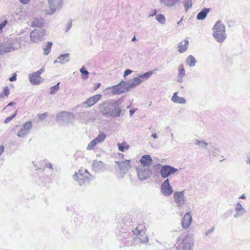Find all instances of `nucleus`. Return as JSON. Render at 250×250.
Returning a JSON list of instances; mask_svg holds the SVG:
<instances>
[{"mask_svg":"<svg viewBox=\"0 0 250 250\" xmlns=\"http://www.w3.org/2000/svg\"><path fill=\"white\" fill-rule=\"evenodd\" d=\"M213 37L219 42H222L226 38L225 26L221 21H217L213 28Z\"/></svg>","mask_w":250,"mask_h":250,"instance_id":"f257e3e1","label":"nucleus"},{"mask_svg":"<svg viewBox=\"0 0 250 250\" xmlns=\"http://www.w3.org/2000/svg\"><path fill=\"white\" fill-rule=\"evenodd\" d=\"M73 114L70 112L63 111L57 115V122L60 125H68L73 123Z\"/></svg>","mask_w":250,"mask_h":250,"instance_id":"f03ea898","label":"nucleus"},{"mask_svg":"<svg viewBox=\"0 0 250 250\" xmlns=\"http://www.w3.org/2000/svg\"><path fill=\"white\" fill-rule=\"evenodd\" d=\"M20 47V43L16 40L3 42L0 45V55H3L12 51L17 50Z\"/></svg>","mask_w":250,"mask_h":250,"instance_id":"7ed1b4c3","label":"nucleus"},{"mask_svg":"<svg viewBox=\"0 0 250 250\" xmlns=\"http://www.w3.org/2000/svg\"><path fill=\"white\" fill-rule=\"evenodd\" d=\"M154 167L156 169L160 168L161 167L160 173L163 178H167L178 171L177 168L169 165L162 166L159 164H157L154 165Z\"/></svg>","mask_w":250,"mask_h":250,"instance_id":"20e7f679","label":"nucleus"},{"mask_svg":"<svg viewBox=\"0 0 250 250\" xmlns=\"http://www.w3.org/2000/svg\"><path fill=\"white\" fill-rule=\"evenodd\" d=\"M153 73L152 71H148L142 75H140L138 77L133 79L132 81L130 82H127V85L129 91L140 85L142 82L143 80H147L151 76Z\"/></svg>","mask_w":250,"mask_h":250,"instance_id":"39448f33","label":"nucleus"},{"mask_svg":"<svg viewBox=\"0 0 250 250\" xmlns=\"http://www.w3.org/2000/svg\"><path fill=\"white\" fill-rule=\"evenodd\" d=\"M45 71L44 67H42L37 72H34L29 76V79L33 85H38L43 82L44 79L41 76V74Z\"/></svg>","mask_w":250,"mask_h":250,"instance_id":"423d86ee","label":"nucleus"},{"mask_svg":"<svg viewBox=\"0 0 250 250\" xmlns=\"http://www.w3.org/2000/svg\"><path fill=\"white\" fill-rule=\"evenodd\" d=\"M115 163L118 165L119 169L121 171L120 173L117 175L118 178H123L128 171L129 169L131 167L130 161L125 160L124 161H115Z\"/></svg>","mask_w":250,"mask_h":250,"instance_id":"0eeeda50","label":"nucleus"},{"mask_svg":"<svg viewBox=\"0 0 250 250\" xmlns=\"http://www.w3.org/2000/svg\"><path fill=\"white\" fill-rule=\"evenodd\" d=\"M45 34V30L43 29H35L32 31L30 35L31 41L33 42L37 43L43 40Z\"/></svg>","mask_w":250,"mask_h":250,"instance_id":"6e6552de","label":"nucleus"},{"mask_svg":"<svg viewBox=\"0 0 250 250\" xmlns=\"http://www.w3.org/2000/svg\"><path fill=\"white\" fill-rule=\"evenodd\" d=\"M138 176L140 180H144L151 175V170L148 167L138 166L136 167Z\"/></svg>","mask_w":250,"mask_h":250,"instance_id":"1a4fd4ad","label":"nucleus"},{"mask_svg":"<svg viewBox=\"0 0 250 250\" xmlns=\"http://www.w3.org/2000/svg\"><path fill=\"white\" fill-rule=\"evenodd\" d=\"M174 201L178 208L182 207L186 203V198L185 191H176L173 194Z\"/></svg>","mask_w":250,"mask_h":250,"instance_id":"9d476101","label":"nucleus"},{"mask_svg":"<svg viewBox=\"0 0 250 250\" xmlns=\"http://www.w3.org/2000/svg\"><path fill=\"white\" fill-rule=\"evenodd\" d=\"M193 246L194 243L192 235L188 234L183 239L180 247L182 250H192Z\"/></svg>","mask_w":250,"mask_h":250,"instance_id":"9b49d317","label":"nucleus"},{"mask_svg":"<svg viewBox=\"0 0 250 250\" xmlns=\"http://www.w3.org/2000/svg\"><path fill=\"white\" fill-rule=\"evenodd\" d=\"M102 98L101 94H97L89 98L86 101L82 103L79 105L77 107L79 108H87L89 107L96 104Z\"/></svg>","mask_w":250,"mask_h":250,"instance_id":"f8f14e48","label":"nucleus"},{"mask_svg":"<svg viewBox=\"0 0 250 250\" xmlns=\"http://www.w3.org/2000/svg\"><path fill=\"white\" fill-rule=\"evenodd\" d=\"M63 0H48L49 7L50 11L48 15H52L57 10H60L62 8Z\"/></svg>","mask_w":250,"mask_h":250,"instance_id":"ddd939ff","label":"nucleus"},{"mask_svg":"<svg viewBox=\"0 0 250 250\" xmlns=\"http://www.w3.org/2000/svg\"><path fill=\"white\" fill-rule=\"evenodd\" d=\"M129 91L127 82L122 81L118 84L113 86L112 88V91L113 94H121Z\"/></svg>","mask_w":250,"mask_h":250,"instance_id":"4468645a","label":"nucleus"},{"mask_svg":"<svg viewBox=\"0 0 250 250\" xmlns=\"http://www.w3.org/2000/svg\"><path fill=\"white\" fill-rule=\"evenodd\" d=\"M144 226L143 225H138L133 230L134 234L139 236V239L143 243H146L148 242L147 236L146 235V232L144 230Z\"/></svg>","mask_w":250,"mask_h":250,"instance_id":"2eb2a0df","label":"nucleus"},{"mask_svg":"<svg viewBox=\"0 0 250 250\" xmlns=\"http://www.w3.org/2000/svg\"><path fill=\"white\" fill-rule=\"evenodd\" d=\"M160 188L162 194L165 196H169L173 192V190L169 184L168 179H167L163 182Z\"/></svg>","mask_w":250,"mask_h":250,"instance_id":"dca6fc26","label":"nucleus"},{"mask_svg":"<svg viewBox=\"0 0 250 250\" xmlns=\"http://www.w3.org/2000/svg\"><path fill=\"white\" fill-rule=\"evenodd\" d=\"M73 178L79 183L81 186L88 183L90 180L88 176L84 175L81 170H80L77 173H76L73 176Z\"/></svg>","mask_w":250,"mask_h":250,"instance_id":"f3484780","label":"nucleus"},{"mask_svg":"<svg viewBox=\"0 0 250 250\" xmlns=\"http://www.w3.org/2000/svg\"><path fill=\"white\" fill-rule=\"evenodd\" d=\"M32 126L31 122L28 121L24 123L23 127L20 130L17 134L19 137H24L25 135L28 134L31 130Z\"/></svg>","mask_w":250,"mask_h":250,"instance_id":"a211bd4d","label":"nucleus"},{"mask_svg":"<svg viewBox=\"0 0 250 250\" xmlns=\"http://www.w3.org/2000/svg\"><path fill=\"white\" fill-rule=\"evenodd\" d=\"M192 221V216L189 212H188L184 215L182 220V226L184 229L189 228Z\"/></svg>","mask_w":250,"mask_h":250,"instance_id":"6ab92c4d","label":"nucleus"},{"mask_svg":"<svg viewBox=\"0 0 250 250\" xmlns=\"http://www.w3.org/2000/svg\"><path fill=\"white\" fill-rule=\"evenodd\" d=\"M92 169L98 172L103 171L105 169L104 165L100 161L95 160L92 164Z\"/></svg>","mask_w":250,"mask_h":250,"instance_id":"aec40b11","label":"nucleus"},{"mask_svg":"<svg viewBox=\"0 0 250 250\" xmlns=\"http://www.w3.org/2000/svg\"><path fill=\"white\" fill-rule=\"evenodd\" d=\"M152 159L149 155H144L140 159V163L142 167H148L151 164Z\"/></svg>","mask_w":250,"mask_h":250,"instance_id":"412c9836","label":"nucleus"},{"mask_svg":"<svg viewBox=\"0 0 250 250\" xmlns=\"http://www.w3.org/2000/svg\"><path fill=\"white\" fill-rule=\"evenodd\" d=\"M235 210L236 213L234 214V218H238L246 212L245 209L242 207L240 203H238L235 206Z\"/></svg>","mask_w":250,"mask_h":250,"instance_id":"4be33fe9","label":"nucleus"},{"mask_svg":"<svg viewBox=\"0 0 250 250\" xmlns=\"http://www.w3.org/2000/svg\"><path fill=\"white\" fill-rule=\"evenodd\" d=\"M121 110H101L102 114L106 117H116L121 114Z\"/></svg>","mask_w":250,"mask_h":250,"instance_id":"5701e85b","label":"nucleus"},{"mask_svg":"<svg viewBox=\"0 0 250 250\" xmlns=\"http://www.w3.org/2000/svg\"><path fill=\"white\" fill-rule=\"evenodd\" d=\"M70 54L69 53H65L64 54L60 55L56 60L54 62V63L57 62L61 64H64L69 61Z\"/></svg>","mask_w":250,"mask_h":250,"instance_id":"b1692460","label":"nucleus"},{"mask_svg":"<svg viewBox=\"0 0 250 250\" xmlns=\"http://www.w3.org/2000/svg\"><path fill=\"white\" fill-rule=\"evenodd\" d=\"M179 0H160V2L167 7H172L175 6Z\"/></svg>","mask_w":250,"mask_h":250,"instance_id":"393cba45","label":"nucleus"},{"mask_svg":"<svg viewBox=\"0 0 250 250\" xmlns=\"http://www.w3.org/2000/svg\"><path fill=\"white\" fill-rule=\"evenodd\" d=\"M209 8H203L197 15L196 18L198 20H204L207 16L208 14L210 12Z\"/></svg>","mask_w":250,"mask_h":250,"instance_id":"a878e982","label":"nucleus"},{"mask_svg":"<svg viewBox=\"0 0 250 250\" xmlns=\"http://www.w3.org/2000/svg\"><path fill=\"white\" fill-rule=\"evenodd\" d=\"M185 70L184 68V64H181L178 68V75L177 78V82L179 83H182L183 81V77L185 76Z\"/></svg>","mask_w":250,"mask_h":250,"instance_id":"bb28decb","label":"nucleus"},{"mask_svg":"<svg viewBox=\"0 0 250 250\" xmlns=\"http://www.w3.org/2000/svg\"><path fill=\"white\" fill-rule=\"evenodd\" d=\"M177 92H175L171 98V101L177 104H185L186 101L185 99L182 97L177 96Z\"/></svg>","mask_w":250,"mask_h":250,"instance_id":"cd10ccee","label":"nucleus"},{"mask_svg":"<svg viewBox=\"0 0 250 250\" xmlns=\"http://www.w3.org/2000/svg\"><path fill=\"white\" fill-rule=\"evenodd\" d=\"M188 41L187 39H185L184 42H181L178 45V51L180 53L185 52L188 48Z\"/></svg>","mask_w":250,"mask_h":250,"instance_id":"c85d7f7f","label":"nucleus"},{"mask_svg":"<svg viewBox=\"0 0 250 250\" xmlns=\"http://www.w3.org/2000/svg\"><path fill=\"white\" fill-rule=\"evenodd\" d=\"M123 101V98H120L117 100H112L110 102V104L114 107V109H121L120 105Z\"/></svg>","mask_w":250,"mask_h":250,"instance_id":"c756f323","label":"nucleus"},{"mask_svg":"<svg viewBox=\"0 0 250 250\" xmlns=\"http://www.w3.org/2000/svg\"><path fill=\"white\" fill-rule=\"evenodd\" d=\"M44 24L43 20L42 18H35L32 22V27L41 28Z\"/></svg>","mask_w":250,"mask_h":250,"instance_id":"7c9ffc66","label":"nucleus"},{"mask_svg":"<svg viewBox=\"0 0 250 250\" xmlns=\"http://www.w3.org/2000/svg\"><path fill=\"white\" fill-rule=\"evenodd\" d=\"M194 144L198 146L199 148L202 149H207L208 143L204 140H199L195 139L194 142Z\"/></svg>","mask_w":250,"mask_h":250,"instance_id":"2f4dec72","label":"nucleus"},{"mask_svg":"<svg viewBox=\"0 0 250 250\" xmlns=\"http://www.w3.org/2000/svg\"><path fill=\"white\" fill-rule=\"evenodd\" d=\"M221 151V148L218 146H213L208 149V152L213 156H217Z\"/></svg>","mask_w":250,"mask_h":250,"instance_id":"473e14b6","label":"nucleus"},{"mask_svg":"<svg viewBox=\"0 0 250 250\" xmlns=\"http://www.w3.org/2000/svg\"><path fill=\"white\" fill-rule=\"evenodd\" d=\"M186 63L190 67H193L195 65L196 60L194 56L189 55L186 59Z\"/></svg>","mask_w":250,"mask_h":250,"instance_id":"72a5a7b5","label":"nucleus"},{"mask_svg":"<svg viewBox=\"0 0 250 250\" xmlns=\"http://www.w3.org/2000/svg\"><path fill=\"white\" fill-rule=\"evenodd\" d=\"M53 43L51 42H48L47 44L42 48L45 55H47L50 52L51 47L52 46Z\"/></svg>","mask_w":250,"mask_h":250,"instance_id":"f704fd0d","label":"nucleus"},{"mask_svg":"<svg viewBox=\"0 0 250 250\" xmlns=\"http://www.w3.org/2000/svg\"><path fill=\"white\" fill-rule=\"evenodd\" d=\"M183 3L186 12H188L192 6V0H184Z\"/></svg>","mask_w":250,"mask_h":250,"instance_id":"c9c22d12","label":"nucleus"},{"mask_svg":"<svg viewBox=\"0 0 250 250\" xmlns=\"http://www.w3.org/2000/svg\"><path fill=\"white\" fill-rule=\"evenodd\" d=\"M156 20L162 24H164L166 23V18L164 15L162 14L157 15L156 16Z\"/></svg>","mask_w":250,"mask_h":250,"instance_id":"e433bc0d","label":"nucleus"},{"mask_svg":"<svg viewBox=\"0 0 250 250\" xmlns=\"http://www.w3.org/2000/svg\"><path fill=\"white\" fill-rule=\"evenodd\" d=\"M80 72L82 73V78L86 80L88 78L89 72L87 71L84 66H83L80 70Z\"/></svg>","mask_w":250,"mask_h":250,"instance_id":"4c0bfd02","label":"nucleus"},{"mask_svg":"<svg viewBox=\"0 0 250 250\" xmlns=\"http://www.w3.org/2000/svg\"><path fill=\"white\" fill-rule=\"evenodd\" d=\"M59 84L60 83H58L57 84L52 86L50 88V93L51 94H54L59 89Z\"/></svg>","mask_w":250,"mask_h":250,"instance_id":"58836bf2","label":"nucleus"},{"mask_svg":"<svg viewBox=\"0 0 250 250\" xmlns=\"http://www.w3.org/2000/svg\"><path fill=\"white\" fill-rule=\"evenodd\" d=\"M125 144H120L118 143L117 144L118 146L119 150L121 152H124L125 151V148H126V149H128L129 148V146L127 145L125 147L124 146V145Z\"/></svg>","mask_w":250,"mask_h":250,"instance_id":"ea45409f","label":"nucleus"},{"mask_svg":"<svg viewBox=\"0 0 250 250\" xmlns=\"http://www.w3.org/2000/svg\"><path fill=\"white\" fill-rule=\"evenodd\" d=\"M96 143L93 140L91 142H90L89 144L88 145V146L87 147V149L88 150H92L93 149L94 147L96 146Z\"/></svg>","mask_w":250,"mask_h":250,"instance_id":"a19ab883","label":"nucleus"},{"mask_svg":"<svg viewBox=\"0 0 250 250\" xmlns=\"http://www.w3.org/2000/svg\"><path fill=\"white\" fill-rule=\"evenodd\" d=\"M105 137H106V136L104 134V133L102 132L99 135H98V136L96 137V138L98 140H99L100 142H101L102 143L105 140Z\"/></svg>","mask_w":250,"mask_h":250,"instance_id":"79ce46f5","label":"nucleus"},{"mask_svg":"<svg viewBox=\"0 0 250 250\" xmlns=\"http://www.w3.org/2000/svg\"><path fill=\"white\" fill-rule=\"evenodd\" d=\"M16 115H17V112H15V113L13 114L9 117L6 118L4 121V123L5 124L8 123L10 121H11L16 116Z\"/></svg>","mask_w":250,"mask_h":250,"instance_id":"37998d69","label":"nucleus"},{"mask_svg":"<svg viewBox=\"0 0 250 250\" xmlns=\"http://www.w3.org/2000/svg\"><path fill=\"white\" fill-rule=\"evenodd\" d=\"M133 71L129 69H126L124 72V77L125 78L127 76L130 74Z\"/></svg>","mask_w":250,"mask_h":250,"instance_id":"c03bdc74","label":"nucleus"},{"mask_svg":"<svg viewBox=\"0 0 250 250\" xmlns=\"http://www.w3.org/2000/svg\"><path fill=\"white\" fill-rule=\"evenodd\" d=\"M7 20H4L0 23V31L7 24Z\"/></svg>","mask_w":250,"mask_h":250,"instance_id":"a18cd8bd","label":"nucleus"},{"mask_svg":"<svg viewBox=\"0 0 250 250\" xmlns=\"http://www.w3.org/2000/svg\"><path fill=\"white\" fill-rule=\"evenodd\" d=\"M3 93L6 96L9 94V90L8 87H5L3 88Z\"/></svg>","mask_w":250,"mask_h":250,"instance_id":"49530a36","label":"nucleus"},{"mask_svg":"<svg viewBox=\"0 0 250 250\" xmlns=\"http://www.w3.org/2000/svg\"><path fill=\"white\" fill-rule=\"evenodd\" d=\"M214 229V227H213L212 229L208 230L207 232L205 233V235L207 237L209 236V235L211 234Z\"/></svg>","mask_w":250,"mask_h":250,"instance_id":"de8ad7c7","label":"nucleus"},{"mask_svg":"<svg viewBox=\"0 0 250 250\" xmlns=\"http://www.w3.org/2000/svg\"><path fill=\"white\" fill-rule=\"evenodd\" d=\"M16 79H17V75L15 73H14L12 77L9 78V80L10 82H13V81H16Z\"/></svg>","mask_w":250,"mask_h":250,"instance_id":"09e8293b","label":"nucleus"},{"mask_svg":"<svg viewBox=\"0 0 250 250\" xmlns=\"http://www.w3.org/2000/svg\"><path fill=\"white\" fill-rule=\"evenodd\" d=\"M46 115H47V113H44L43 114H42L39 115V118L40 120H43L45 118Z\"/></svg>","mask_w":250,"mask_h":250,"instance_id":"8fccbe9b","label":"nucleus"},{"mask_svg":"<svg viewBox=\"0 0 250 250\" xmlns=\"http://www.w3.org/2000/svg\"><path fill=\"white\" fill-rule=\"evenodd\" d=\"M71 26H72V23H71V22H68L67 25V26L66 27L65 32H68L70 29Z\"/></svg>","mask_w":250,"mask_h":250,"instance_id":"3c124183","label":"nucleus"},{"mask_svg":"<svg viewBox=\"0 0 250 250\" xmlns=\"http://www.w3.org/2000/svg\"><path fill=\"white\" fill-rule=\"evenodd\" d=\"M246 163L248 164H250V154L247 155Z\"/></svg>","mask_w":250,"mask_h":250,"instance_id":"603ef678","label":"nucleus"},{"mask_svg":"<svg viewBox=\"0 0 250 250\" xmlns=\"http://www.w3.org/2000/svg\"><path fill=\"white\" fill-rule=\"evenodd\" d=\"M21 3L23 4H27L30 1V0H20Z\"/></svg>","mask_w":250,"mask_h":250,"instance_id":"864d4df0","label":"nucleus"},{"mask_svg":"<svg viewBox=\"0 0 250 250\" xmlns=\"http://www.w3.org/2000/svg\"><path fill=\"white\" fill-rule=\"evenodd\" d=\"M4 151V147L2 146H0V155L2 154V153Z\"/></svg>","mask_w":250,"mask_h":250,"instance_id":"5fc2aeb1","label":"nucleus"},{"mask_svg":"<svg viewBox=\"0 0 250 250\" xmlns=\"http://www.w3.org/2000/svg\"><path fill=\"white\" fill-rule=\"evenodd\" d=\"M46 167H49L50 169H52V165L51 163H48L46 165Z\"/></svg>","mask_w":250,"mask_h":250,"instance_id":"6e6d98bb","label":"nucleus"},{"mask_svg":"<svg viewBox=\"0 0 250 250\" xmlns=\"http://www.w3.org/2000/svg\"><path fill=\"white\" fill-rule=\"evenodd\" d=\"M157 11L156 9H155L153 11V13L152 14H151L149 15V17H152V16H153L154 15H157Z\"/></svg>","mask_w":250,"mask_h":250,"instance_id":"4d7b16f0","label":"nucleus"},{"mask_svg":"<svg viewBox=\"0 0 250 250\" xmlns=\"http://www.w3.org/2000/svg\"><path fill=\"white\" fill-rule=\"evenodd\" d=\"M95 85H96V86L95 87V89L96 90V89H98V88H99V87L101 85V83H97L95 84Z\"/></svg>","mask_w":250,"mask_h":250,"instance_id":"13d9d810","label":"nucleus"},{"mask_svg":"<svg viewBox=\"0 0 250 250\" xmlns=\"http://www.w3.org/2000/svg\"><path fill=\"white\" fill-rule=\"evenodd\" d=\"M93 140H94V141H95V142L96 143V144L102 143L101 142H100V141L98 140L96 138L95 139H94Z\"/></svg>","mask_w":250,"mask_h":250,"instance_id":"bf43d9fd","label":"nucleus"},{"mask_svg":"<svg viewBox=\"0 0 250 250\" xmlns=\"http://www.w3.org/2000/svg\"><path fill=\"white\" fill-rule=\"evenodd\" d=\"M151 137H153L154 139H156L157 138V135L156 133H153L151 135Z\"/></svg>","mask_w":250,"mask_h":250,"instance_id":"052dcab7","label":"nucleus"},{"mask_svg":"<svg viewBox=\"0 0 250 250\" xmlns=\"http://www.w3.org/2000/svg\"><path fill=\"white\" fill-rule=\"evenodd\" d=\"M136 110H129V113L130 116H132L133 114L135 113Z\"/></svg>","mask_w":250,"mask_h":250,"instance_id":"680f3d73","label":"nucleus"},{"mask_svg":"<svg viewBox=\"0 0 250 250\" xmlns=\"http://www.w3.org/2000/svg\"><path fill=\"white\" fill-rule=\"evenodd\" d=\"M246 198V196L245 195V194H242L240 197H239V199H245Z\"/></svg>","mask_w":250,"mask_h":250,"instance_id":"e2e57ef3","label":"nucleus"},{"mask_svg":"<svg viewBox=\"0 0 250 250\" xmlns=\"http://www.w3.org/2000/svg\"><path fill=\"white\" fill-rule=\"evenodd\" d=\"M84 172H85V173L86 174V175H87H87H89V176H91V175H90V174L88 173V171H87L86 169H85V170H84Z\"/></svg>","mask_w":250,"mask_h":250,"instance_id":"0e129e2a","label":"nucleus"},{"mask_svg":"<svg viewBox=\"0 0 250 250\" xmlns=\"http://www.w3.org/2000/svg\"><path fill=\"white\" fill-rule=\"evenodd\" d=\"M15 104V103L14 102H10L7 105V106H10V105H13Z\"/></svg>","mask_w":250,"mask_h":250,"instance_id":"69168bd1","label":"nucleus"},{"mask_svg":"<svg viewBox=\"0 0 250 250\" xmlns=\"http://www.w3.org/2000/svg\"><path fill=\"white\" fill-rule=\"evenodd\" d=\"M182 20H183V18L181 19V20L179 22H177V24L178 25L181 24L182 23Z\"/></svg>","mask_w":250,"mask_h":250,"instance_id":"338daca9","label":"nucleus"},{"mask_svg":"<svg viewBox=\"0 0 250 250\" xmlns=\"http://www.w3.org/2000/svg\"><path fill=\"white\" fill-rule=\"evenodd\" d=\"M136 39L135 37H134L132 39L131 41H132V42H134V41H136Z\"/></svg>","mask_w":250,"mask_h":250,"instance_id":"774afa93","label":"nucleus"}]
</instances>
